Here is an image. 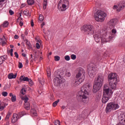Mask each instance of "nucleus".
<instances>
[{
  "mask_svg": "<svg viewBox=\"0 0 125 125\" xmlns=\"http://www.w3.org/2000/svg\"><path fill=\"white\" fill-rule=\"evenodd\" d=\"M11 115H12V113H11V112H8V113L5 117L6 121H8Z\"/></svg>",
  "mask_w": 125,
  "mask_h": 125,
  "instance_id": "c85d7f7f",
  "label": "nucleus"
},
{
  "mask_svg": "<svg viewBox=\"0 0 125 125\" xmlns=\"http://www.w3.org/2000/svg\"><path fill=\"white\" fill-rule=\"evenodd\" d=\"M35 40L36 41V42H40L41 43V42H42V40H38L37 39V38H35Z\"/></svg>",
  "mask_w": 125,
  "mask_h": 125,
  "instance_id": "e2e57ef3",
  "label": "nucleus"
},
{
  "mask_svg": "<svg viewBox=\"0 0 125 125\" xmlns=\"http://www.w3.org/2000/svg\"><path fill=\"white\" fill-rule=\"evenodd\" d=\"M14 54H15L16 58H18L19 57V55H18V53H17V52H15Z\"/></svg>",
  "mask_w": 125,
  "mask_h": 125,
  "instance_id": "603ef678",
  "label": "nucleus"
},
{
  "mask_svg": "<svg viewBox=\"0 0 125 125\" xmlns=\"http://www.w3.org/2000/svg\"><path fill=\"white\" fill-rule=\"evenodd\" d=\"M117 23V20L116 19H113L111 20L109 22L108 24L110 27V28H113V27H115V25Z\"/></svg>",
  "mask_w": 125,
  "mask_h": 125,
  "instance_id": "2eb2a0df",
  "label": "nucleus"
},
{
  "mask_svg": "<svg viewBox=\"0 0 125 125\" xmlns=\"http://www.w3.org/2000/svg\"><path fill=\"white\" fill-rule=\"evenodd\" d=\"M120 121L124 122V124H125V112L121 114L120 116Z\"/></svg>",
  "mask_w": 125,
  "mask_h": 125,
  "instance_id": "412c9836",
  "label": "nucleus"
},
{
  "mask_svg": "<svg viewBox=\"0 0 125 125\" xmlns=\"http://www.w3.org/2000/svg\"><path fill=\"white\" fill-rule=\"evenodd\" d=\"M26 92V89L25 88H23L21 91V93L22 94V95H25V93Z\"/></svg>",
  "mask_w": 125,
  "mask_h": 125,
  "instance_id": "473e14b6",
  "label": "nucleus"
},
{
  "mask_svg": "<svg viewBox=\"0 0 125 125\" xmlns=\"http://www.w3.org/2000/svg\"><path fill=\"white\" fill-rule=\"evenodd\" d=\"M65 82V80L63 79L62 76L59 75V77H56L54 79V84L55 86H59L60 84L63 83Z\"/></svg>",
  "mask_w": 125,
  "mask_h": 125,
  "instance_id": "1a4fd4ad",
  "label": "nucleus"
},
{
  "mask_svg": "<svg viewBox=\"0 0 125 125\" xmlns=\"http://www.w3.org/2000/svg\"><path fill=\"white\" fill-rule=\"evenodd\" d=\"M104 94L103 95L106 96H110V95L113 94V92L109 89L107 84H104L103 87Z\"/></svg>",
  "mask_w": 125,
  "mask_h": 125,
  "instance_id": "9d476101",
  "label": "nucleus"
},
{
  "mask_svg": "<svg viewBox=\"0 0 125 125\" xmlns=\"http://www.w3.org/2000/svg\"><path fill=\"white\" fill-rule=\"evenodd\" d=\"M78 73L76 75V78L79 79V78H83V80H84V70L83 69L82 67H80L78 69Z\"/></svg>",
  "mask_w": 125,
  "mask_h": 125,
  "instance_id": "9b49d317",
  "label": "nucleus"
},
{
  "mask_svg": "<svg viewBox=\"0 0 125 125\" xmlns=\"http://www.w3.org/2000/svg\"><path fill=\"white\" fill-rule=\"evenodd\" d=\"M19 119H20L19 115L16 113H14L12 117L11 123H12V124H15V123H16Z\"/></svg>",
  "mask_w": 125,
  "mask_h": 125,
  "instance_id": "4468645a",
  "label": "nucleus"
},
{
  "mask_svg": "<svg viewBox=\"0 0 125 125\" xmlns=\"http://www.w3.org/2000/svg\"><path fill=\"white\" fill-rule=\"evenodd\" d=\"M93 37L96 42H99L100 41H102L103 42H110V41H112V40H113V35H109L108 37L105 36V38H101V36L99 32H96L94 34Z\"/></svg>",
  "mask_w": 125,
  "mask_h": 125,
  "instance_id": "20e7f679",
  "label": "nucleus"
},
{
  "mask_svg": "<svg viewBox=\"0 0 125 125\" xmlns=\"http://www.w3.org/2000/svg\"><path fill=\"white\" fill-rule=\"evenodd\" d=\"M27 82H28L30 86L34 85V82H33V80H32V79H29V81H28Z\"/></svg>",
  "mask_w": 125,
  "mask_h": 125,
  "instance_id": "c756f323",
  "label": "nucleus"
},
{
  "mask_svg": "<svg viewBox=\"0 0 125 125\" xmlns=\"http://www.w3.org/2000/svg\"><path fill=\"white\" fill-rule=\"evenodd\" d=\"M2 57L4 59V60H6V59H7V57L6 56H3V57Z\"/></svg>",
  "mask_w": 125,
  "mask_h": 125,
  "instance_id": "680f3d73",
  "label": "nucleus"
},
{
  "mask_svg": "<svg viewBox=\"0 0 125 125\" xmlns=\"http://www.w3.org/2000/svg\"><path fill=\"white\" fill-rule=\"evenodd\" d=\"M110 98V96H104L103 95L102 99V102H103V103H107V102H108V101L109 100Z\"/></svg>",
  "mask_w": 125,
  "mask_h": 125,
  "instance_id": "f3484780",
  "label": "nucleus"
},
{
  "mask_svg": "<svg viewBox=\"0 0 125 125\" xmlns=\"http://www.w3.org/2000/svg\"><path fill=\"white\" fill-rule=\"evenodd\" d=\"M95 20L98 22H103L105 20V17L107 16V14L101 10H98L96 13Z\"/></svg>",
  "mask_w": 125,
  "mask_h": 125,
  "instance_id": "6e6552de",
  "label": "nucleus"
},
{
  "mask_svg": "<svg viewBox=\"0 0 125 125\" xmlns=\"http://www.w3.org/2000/svg\"><path fill=\"white\" fill-rule=\"evenodd\" d=\"M118 75L115 73H110L108 76V80L109 85L112 89H116L117 88V84L118 83Z\"/></svg>",
  "mask_w": 125,
  "mask_h": 125,
  "instance_id": "7ed1b4c3",
  "label": "nucleus"
},
{
  "mask_svg": "<svg viewBox=\"0 0 125 125\" xmlns=\"http://www.w3.org/2000/svg\"><path fill=\"white\" fill-rule=\"evenodd\" d=\"M24 108L26 110H29L30 109V103H25L24 104Z\"/></svg>",
  "mask_w": 125,
  "mask_h": 125,
  "instance_id": "a878e982",
  "label": "nucleus"
},
{
  "mask_svg": "<svg viewBox=\"0 0 125 125\" xmlns=\"http://www.w3.org/2000/svg\"><path fill=\"white\" fill-rule=\"evenodd\" d=\"M111 32L112 34H116L117 33V30L116 29H112Z\"/></svg>",
  "mask_w": 125,
  "mask_h": 125,
  "instance_id": "3c124183",
  "label": "nucleus"
},
{
  "mask_svg": "<svg viewBox=\"0 0 125 125\" xmlns=\"http://www.w3.org/2000/svg\"><path fill=\"white\" fill-rule=\"evenodd\" d=\"M104 82V76L101 73L99 74L98 77L95 78L93 88V92L94 93H96L97 91L100 90L102 85H103Z\"/></svg>",
  "mask_w": 125,
  "mask_h": 125,
  "instance_id": "f03ea898",
  "label": "nucleus"
},
{
  "mask_svg": "<svg viewBox=\"0 0 125 125\" xmlns=\"http://www.w3.org/2000/svg\"><path fill=\"white\" fill-rule=\"evenodd\" d=\"M24 34H25V36H27V35H28V31H25V32H24Z\"/></svg>",
  "mask_w": 125,
  "mask_h": 125,
  "instance_id": "69168bd1",
  "label": "nucleus"
},
{
  "mask_svg": "<svg viewBox=\"0 0 125 125\" xmlns=\"http://www.w3.org/2000/svg\"><path fill=\"white\" fill-rule=\"evenodd\" d=\"M46 6H47V0H44L43 2V9H46Z\"/></svg>",
  "mask_w": 125,
  "mask_h": 125,
  "instance_id": "393cba45",
  "label": "nucleus"
},
{
  "mask_svg": "<svg viewBox=\"0 0 125 125\" xmlns=\"http://www.w3.org/2000/svg\"><path fill=\"white\" fill-rule=\"evenodd\" d=\"M9 13L10 14V15H13V14H14V12H13L12 10H9Z\"/></svg>",
  "mask_w": 125,
  "mask_h": 125,
  "instance_id": "de8ad7c7",
  "label": "nucleus"
},
{
  "mask_svg": "<svg viewBox=\"0 0 125 125\" xmlns=\"http://www.w3.org/2000/svg\"><path fill=\"white\" fill-rule=\"evenodd\" d=\"M1 94L2 96H4V97H6V96H7L8 93L6 91H3L1 93Z\"/></svg>",
  "mask_w": 125,
  "mask_h": 125,
  "instance_id": "72a5a7b5",
  "label": "nucleus"
},
{
  "mask_svg": "<svg viewBox=\"0 0 125 125\" xmlns=\"http://www.w3.org/2000/svg\"><path fill=\"white\" fill-rule=\"evenodd\" d=\"M44 25H45V23H44V22H42V23L41 25V28H42V27H43V26H44Z\"/></svg>",
  "mask_w": 125,
  "mask_h": 125,
  "instance_id": "0e129e2a",
  "label": "nucleus"
},
{
  "mask_svg": "<svg viewBox=\"0 0 125 125\" xmlns=\"http://www.w3.org/2000/svg\"><path fill=\"white\" fill-rule=\"evenodd\" d=\"M23 13H24V15L28 16V15H29V11L28 10H25L23 11Z\"/></svg>",
  "mask_w": 125,
  "mask_h": 125,
  "instance_id": "e433bc0d",
  "label": "nucleus"
},
{
  "mask_svg": "<svg viewBox=\"0 0 125 125\" xmlns=\"http://www.w3.org/2000/svg\"><path fill=\"white\" fill-rule=\"evenodd\" d=\"M70 57L71 59H72V60H75L76 58H77V56H76L75 55L72 54L71 55Z\"/></svg>",
  "mask_w": 125,
  "mask_h": 125,
  "instance_id": "4c0bfd02",
  "label": "nucleus"
},
{
  "mask_svg": "<svg viewBox=\"0 0 125 125\" xmlns=\"http://www.w3.org/2000/svg\"><path fill=\"white\" fill-rule=\"evenodd\" d=\"M88 73L90 78H94L95 74H96V69H95V67H91L90 69H88Z\"/></svg>",
  "mask_w": 125,
  "mask_h": 125,
  "instance_id": "f8f14e48",
  "label": "nucleus"
},
{
  "mask_svg": "<svg viewBox=\"0 0 125 125\" xmlns=\"http://www.w3.org/2000/svg\"><path fill=\"white\" fill-rule=\"evenodd\" d=\"M19 20H20V21H23V18H21V17H19L17 21H18Z\"/></svg>",
  "mask_w": 125,
  "mask_h": 125,
  "instance_id": "5fc2aeb1",
  "label": "nucleus"
},
{
  "mask_svg": "<svg viewBox=\"0 0 125 125\" xmlns=\"http://www.w3.org/2000/svg\"><path fill=\"white\" fill-rule=\"evenodd\" d=\"M55 125H60V121L59 120H57L54 123Z\"/></svg>",
  "mask_w": 125,
  "mask_h": 125,
  "instance_id": "a18cd8bd",
  "label": "nucleus"
},
{
  "mask_svg": "<svg viewBox=\"0 0 125 125\" xmlns=\"http://www.w3.org/2000/svg\"><path fill=\"white\" fill-rule=\"evenodd\" d=\"M81 31L83 32L86 35H89L94 33V26L92 25H84L81 27Z\"/></svg>",
  "mask_w": 125,
  "mask_h": 125,
  "instance_id": "0eeeda50",
  "label": "nucleus"
},
{
  "mask_svg": "<svg viewBox=\"0 0 125 125\" xmlns=\"http://www.w3.org/2000/svg\"><path fill=\"white\" fill-rule=\"evenodd\" d=\"M22 56H23V57H26V54L25 53H22Z\"/></svg>",
  "mask_w": 125,
  "mask_h": 125,
  "instance_id": "338daca9",
  "label": "nucleus"
},
{
  "mask_svg": "<svg viewBox=\"0 0 125 125\" xmlns=\"http://www.w3.org/2000/svg\"><path fill=\"white\" fill-rule=\"evenodd\" d=\"M5 108V104L3 102H0V111H2Z\"/></svg>",
  "mask_w": 125,
  "mask_h": 125,
  "instance_id": "5701e85b",
  "label": "nucleus"
},
{
  "mask_svg": "<svg viewBox=\"0 0 125 125\" xmlns=\"http://www.w3.org/2000/svg\"><path fill=\"white\" fill-rule=\"evenodd\" d=\"M27 2L29 5H33L35 3V1L34 0H27Z\"/></svg>",
  "mask_w": 125,
  "mask_h": 125,
  "instance_id": "cd10ccee",
  "label": "nucleus"
},
{
  "mask_svg": "<svg viewBox=\"0 0 125 125\" xmlns=\"http://www.w3.org/2000/svg\"><path fill=\"white\" fill-rule=\"evenodd\" d=\"M34 21H33V20H31V27H34Z\"/></svg>",
  "mask_w": 125,
  "mask_h": 125,
  "instance_id": "bf43d9fd",
  "label": "nucleus"
},
{
  "mask_svg": "<svg viewBox=\"0 0 125 125\" xmlns=\"http://www.w3.org/2000/svg\"><path fill=\"white\" fill-rule=\"evenodd\" d=\"M58 8L60 11H65L69 8V0H61L58 4Z\"/></svg>",
  "mask_w": 125,
  "mask_h": 125,
  "instance_id": "423d86ee",
  "label": "nucleus"
},
{
  "mask_svg": "<svg viewBox=\"0 0 125 125\" xmlns=\"http://www.w3.org/2000/svg\"><path fill=\"white\" fill-rule=\"evenodd\" d=\"M91 85L89 84H85L81 88V90L78 93V97L80 98L81 101L83 103H87V96H88V92L87 90L91 88Z\"/></svg>",
  "mask_w": 125,
  "mask_h": 125,
  "instance_id": "f257e3e1",
  "label": "nucleus"
},
{
  "mask_svg": "<svg viewBox=\"0 0 125 125\" xmlns=\"http://www.w3.org/2000/svg\"><path fill=\"white\" fill-rule=\"evenodd\" d=\"M11 56H13V49H11L10 51Z\"/></svg>",
  "mask_w": 125,
  "mask_h": 125,
  "instance_id": "8fccbe9b",
  "label": "nucleus"
},
{
  "mask_svg": "<svg viewBox=\"0 0 125 125\" xmlns=\"http://www.w3.org/2000/svg\"><path fill=\"white\" fill-rule=\"evenodd\" d=\"M8 21H5L3 22V27L4 28H6V27H7V26H8Z\"/></svg>",
  "mask_w": 125,
  "mask_h": 125,
  "instance_id": "2f4dec72",
  "label": "nucleus"
},
{
  "mask_svg": "<svg viewBox=\"0 0 125 125\" xmlns=\"http://www.w3.org/2000/svg\"><path fill=\"white\" fill-rule=\"evenodd\" d=\"M36 47L37 49H40L41 48V45H40L39 42L36 43Z\"/></svg>",
  "mask_w": 125,
  "mask_h": 125,
  "instance_id": "c03bdc74",
  "label": "nucleus"
},
{
  "mask_svg": "<svg viewBox=\"0 0 125 125\" xmlns=\"http://www.w3.org/2000/svg\"><path fill=\"white\" fill-rule=\"evenodd\" d=\"M84 80H83V78H80L78 80L75 81L74 85L75 87L78 86V85H79V84H81V83H83V82Z\"/></svg>",
  "mask_w": 125,
  "mask_h": 125,
  "instance_id": "dca6fc26",
  "label": "nucleus"
},
{
  "mask_svg": "<svg viewBox=\"0 0 125 125\" xmlns=\"http://www.w3.org/2000/svg\"><path fill=\"white\" fill-rule=\"evenodd\" d=\"M59 100H57V101H56L55 102H54L53 103V107H56V106H57V104H58V103H59Z\"/></svg>",
  "mask_w": 125,
  "mask_h": 125,
  "instance_id": "7c9ffc66",
  "label": "nucleus"
},
{
  "mask_svg": "<svg viewBox=\"0 0 125 125\" xmlns=\"http://www.w3.org/2000/svg\"><path fill=\"white\" fill-rule=\"evenodd\" d=\"M20 81L21 82H28V81H29V78L25 77V76L23 75L21 76Z\"/></svg>",
  "mask_w": 125,
  "mask_h": 125,
  "instance_id": "aec40b11",
  "label": "nucleus"
},
{
  "mask_svg": "<svg viewBox=\"0 0 125 125\" xmlns=\"http://www.w3.org/2000/svg\"><path fill=\"white\" fill-rule=\"evenodd\" d=\"M21 38L23 41H24V42H26V40L25 39V35L24 34L21 35Z\"/></svg>",
  "mask_w": 125,
  "mask_h": 125,
  "instance_id": "09e8293b",
  "label": "nucleus"
},
{
  "mask_svg": "<svg viewBox=\"0 0 125 125\" xmlns=\"http://www.w3.org/2000/svg\"><path fill=\"white\" fill-rule=\"evenodd\" d=\"M26 64H28L29 63V60H28V59H26Z\"/></svg>",
  "mask_w": 125,
  "mask_h": 125,
  "instance_id": "774afa93",
  "label": "nucleus"
},
{
  "mask_svg": "<svg viewBox=\"0 0 125 125\" xmlns=\"http://www.w3.org/2000/svg\"><path fill=\"white\" fill-rule=\"evenodd\" d=\"M64 59L66 61H69V60H70V56L68 55H66L64 57Z\"/></svg>",
  "mask_w": 125,
  "mask_h": 125,
  "instance_id": "ea45409f",
  "label": "nucleus"
},
{
  "mask_svg": "<svg viewBox=\"0 0 125 125\" xmlns=\"http://www.w3.org/2000/svg\"><path fill=\"white\" fill-rule=\"evenodd\" d=\"M4 60L2 59V57H0V65H1L3 63Z\"/></svg>",
  "mask_w": 125,
  "mask_h": 125,
  "instance_id": "79ce46f5",
  "label": "nucleus"
},
{
  "mask_svg": "<svg viewBox=\"0 0 125 125\" xmlns=\"http://www.w3.org/2000/svg\"><path fill=\"white\" fill-rule=\"evenodd\" d=\"M119 108H120V106H119L118 104L115 102L108 103L105 108V112L106 114H109L110 112L115 111V110H117V109H119Z\"/></svg>",
  "mask_w": 125,
  "mask_h": 125,
  "instance_id": "39448f33",
  "label": "nucleus"
},
{
  "mask_svg": "<svg viewBox=\"0 0 125 125\" xmlns=\"http://www.w3.org/2000/svg\"><path fill=\"white\" fill-rule=\"evenodd\" d=\"M3 39L0 38V44H1L2 46H4V45L6 44V39L4 37V36H3Z\"/></svg>",
  "mask_w": 125,
  "mask_h": 125,
  "instance_id": "a211bd4d",
  "label": "nucleus"
},
{
  "mask_svg": "<svg viewBox=\"0 0 125 125\" xmlns=\"http://www.w3.org/2000/svg\"><path fill=\"white\" fill-rule=\"evenodd\" d=\"M125 1H121L119 2V3H118L117 11L120 12L121 10H122V9H124V8H125Z\"/></svg>",
  "mask_w": 125,
  "mask_h": 125,
  "instance_id": "ddd939ff",
  "label": "nucleus"
},
{
  "mask_svg": "<svg viewBox=\"0 0 125 125\" xmlns=\"http://www.w3.org/2000/svg\"><path fill=\"white\" fill-rule=\"evenodd\" d=\"M50 95H51V97L50 98V99L51 100H53V99H54V98H53V95L51 94Z\"/></svg>",
  "mask_w": 125,
  "mask_h": 125,
  "instance_id": "052dcab7",
  "label": "nucleus"
},
{
  "mask_svg": "<svg viewBox=\"0 0 125 125\" xmlns=\"http://www.w3.org/2000/svg\"><path fill=\"white\" fill-rule=\"evenodd\" d=\"M9 96L11 97L12 102H15L16 101V95H13L12 93H10Z\"/></svg>",
  "mask_w": 125,
  "mask_h": 125,
  "instance_id": "4be33fe9",
  "label": "nucleus"
},
{
  "mask_svg": "<svg viewBox=\"0 0 125 125\" xmlns=\"http://www.w3.org/2000/svg\"><path fill=\"white\" fill-rule=\"evenodd\" d=\"M26 45L28 47V49H32V44H31V42H28V40H26Z\"/></svg>",
  "mask_w": 125,
  "mask_h": 125,
  "instance_id": "b1692460",
  "label": "nucleus"
},
{
  "mask_svg": "<svg viewBox=\"0 0 125 125\" xmlns=\"http://www.w3.org/2000/svg\"><path fill=\"white\" fill-rule=\"evenodd\" d=\"M18 67L20 69H22V68H23V64L21 63V62H19Z\"/></svg>",
  "mask_w": 125,
  "mask_h": 125,
  "instance_id": "37998d69",
  "label": "nucleus"
},
{
  "mask_svg": "<svg viewBox=\"0 0 125 125\" xmlns=\"http://www.w3.org/2000/svg\"><path fill=\"white\" fill-rule=\"evenodd\" d=\"M55 58V61H59V60H60V57H59V56H55L54 57Z\"/></svg>",
  "mask_w": 125,
  "mask_h": 125,
  "instance_id": "c9c22d12",
  "label": "nucleus"
},
{
  "mask_svg": "<svg viewBox=\"0 0 125 125\" xmlns=\"http://www.w3.org/2000/svg\"><path fill=\"white\" fill-rule=\"evenodd\" d=\"M14 39L16 40H17V39H19V36L17 35H15L14 36Z\"/></svg>",
  "mask_w": 125,
  "mask_h": 125,
  "instance_id": "6e6d98bb",
  "label": "nucleus"
},
{
  "mask_svg": "<svg viewBox=\"0 0 125 125\" xmlns=\"http://www.w3.org/2000/svg\"><path fill=\"white\" fill-rule=\"evenodd\" d=\"M113 9H118V6L115 5L113 6Z\"/></svg>",
  "mask_w": 125,
  "mask_h": 125,
  "instance_id": "4d7b16f0",
  "label": "nucleus"
},
{
  "mask_svg": "<svg viewBox=\"0 0 125 125\" xmlns=\"http://www.w3.org/2000/svg\"><path fill=\"white\" fill-rule=\"evenodd\" d=\"M23 25H24V23H23V22L22 21H20V25L21 26V27H22V26H23Z\"/></svg>",
  "mask_w": 125,
  "mask_h": 125,
  "instance_id": "864d4df0",
  "label": "nucleus"
},
{
  "mask_svg": "<svg viewBox=\"0 0 125 125\" xmlns=\"http://www.w3.org/2000/svg\"><path fill=\"white\" fill-rule=\"evenodd\" d=\"M34 58L31 59V62H33V60L36 61V59H37V55L35 54L33 56Z\"/></svg>",
  "mask_w": 125,
  "mask_h": 125,
  "instance_id": "a19ab883",
  "label": "nucleus"
},
{
  "mask_svg": "<svg viewBox=\"0 0 125 125\" xmlns=\"http://www.w3.org/2000/svg\"><path fill=\"white\" fill-rule=\"evenodd\" d=\"M17 77V73L14 74L13 73H9L8 75V79L11 80L12 79H16Z\"/></svg>",
  "mask_w": 125,
  "mask_h": 125,
  "instance_id": "6ab92c4d",
  "label": "nucleus"
},
{
  "mask_svg": "<svg viewBox=\"0 0 125 125\" xmlns=\"http://www.w3.org/2000/svg\"><path fill=\"white\" fill-rule=\"evenodd\" d=\"M4 0H0V5H1L3 3Z\"/></svg>",
  "mask_w": 125,
  "mask_h": 125,
  "instance_id": "13d9d810",
  "label": "nucleus"
},
{
  "mask_svg": "<svg viewBox=\"0 0 125 125\" xmlns=\"http://www.w3.org/2000/svg\"><path fill=\"white\" fill-rule=\"evenodd\" d=\"M47 74L48 75V77H50V69H48L47 70Z\"/></svg>",
  "mask_w": 125,
  "mask_h": 125,
  "instance_id": "49530a36",
  "label": "nucleus"
},
{
  "mask_svg": "<svg viewBox=\"0 0 125 125\" xmlns=\"http://www.w3.org/2000/svg\"><path fill=\"white\" fill-rule=\"evenodd\" d=\"M26 114L27 113H26V112L22 111V112H19L18 115L20 116V118H21V117H23V116H25V115H26Z\"/></svg>",
  "mask_w": 125,
  "mask_h": 125,
  "instance_id": "bb28decb",
  "label": "nucleus"
},
{
  "mask_svg": "<svg viewBox=\"0 0 125 125\" xmlns=\"http://www.w3.org/2000/svg\"><path fill=\"white\" fill-rule=\"evenodd\" d=\"M23 100H24L25 103H28V101H29V98H27V96L23 98Z\"/></svg>",
  "mask_w": 125,
  "mask_h": 125,
  "instance_id": "f704fd0d",
  "label": "nucleus"
},
{
  "mask_svg": "<svg viewBox=\"0 0 125 125\" xmlns=\"http://www.w3.org/2000/svg\"><path fill=\"white\" fill-rule=\"evenodd\" d=\"M43 16H42V15H39V20L40 21H43Z\"/></svg>",
  "mask_w": 125,
  "mask_h": 125,
  "instance_id": "58836bf2",
  "label": "nucleus"
}]
</instances>
